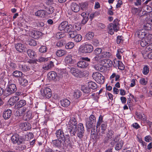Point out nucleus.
<instances>
[{
	"mask_svg": "<svg viewBox=\"0 0 152 152\" xmlns=\"http://www.w3.org/2000/svg\"><path fill=\"white\" fill-rule=\"evenodd\" d=\"M119 20L118 19H115L112 23H110L108 26V33L111 35L114 33V32H117L119 29Z\"/></svg>",
	"mask_w": 152,
	"mask_h": 152,
	"instance_id": "nucleus-1",
	"label": "nucleus"
},
{
	"mask_svg": "<svg viewBox=\"0 0 152 152\" xmlns=\"http://www.w3.org/2000/svg\"><path fill=\"white\" fill-rule=\"evenodd\" d=\"M74 27L72 25L69 24L66 21L61 23L58 26V29L60 31H64L65 32L68 33L73 30Z\"/></svg>",
	"mask_w": 152,
	"mask_h": 152,
	"instance_id": "nucleus-2",
	"label": "nucleus"
},
{
	"mask_svg": "<svg viewBox=\"0 0 152 152\" xmlns=\"http://www.w3.org/2000/svg\"><path fill=\"white\" fill-rule=\"evenodd\" d=\"M55 134L57 139L64 141V142L67 139H69L70 138L69 134H66V132H65V134L63 130L61 129L57 130L55 133Z\"/></svg>",
	"mask_w": 152,
	"mask_h": 152,
	"instance_id": "nucleus-3",
	"label": "nucleus"
},
{
	"mask_svg": "<svg viewBox=\"0 0 152 152\" xmlns=\"http://www.w3.org/2000/svg\"><path fill=\"white\" fill-rule=\"evenodd\" d=\"M70 72L72 75L76 77L79 78L86 77V72H82L77 68L72 67L70 69Z\"/></svg>",
	"mask_w": 152,
	"mask_h": 152,
	"instance_id": "nucleus-4",
	"label": "nucleus"
},
{
	"mask_svg": "<svg viewBox=\"0 0 152 152\" xmlns=\"http://www.w3.org/2000/svg\"><path fill=\"white\" fill-rule=\"evenodd\" d=\"M16 90L17 88L15 84H11L9 85L4 91V95L6 96H8L13 93Z\"/></svg>",
	"mask_w": 152,
	"mask_h": 152,
	"instance_id": "nucleus-5",
	"label": "nucleus"
},
{
	"mask_svg": "<svg viewBox=\"0 0 152 152\" xmlns=\"http://www.w3.org/2000/svg\"><path fill=\"white\" fill-rule=\"evenodd\" d=\"M93 47L91 45L87 44L81 46L79 48L80 51L84 53H91L93 51Z\"/></svg>",
	"mask_w": 152,
	"mask_h": 152,
	"instance_id": "nucleus-6",
	"label": "nucleus"
},
{
	"mask_svg": "<svg viewBox=\"0 0 152 152\" xmlns=\"http://www.w3.org/2000/svg\"><path fill=\"white\" fill-rule=\"evenodd\" d=\"M96 121L95 117L93 115H91L89 118L86 119V126L87 128L90 129L94 127Z\"/></svg>",
	"mask_w": 152,
	"mask_h": 152,
	"instance_id": "nucleus-7",
	"label": "nucleus"
},
{
	"mask_svg": "<svg viewBox=\"0 0 152 152\" xmlns=\"http://www.w3.org/2000/svg\"><path fill=\"white\" fill-rule=\"evenodd\" d=\"M40 92L42 96L48 99L50 98L52 96L51 91L48 87L42 88L40 90Z\"/></svg>",
	"mask_w": 152,
	"mask_h": 152,
	"instance_id": "nucleus-8",
	"label": "nucleus"
},
{
	"mask_svg": "<svg viewBox=\"0 0 152 152\" xmlns=\"http://www.w3.org/2000/svg\"><path fill=\"white\" fill-rule=\"evenodd\" d=\"M93 78L98 83L103 84L104 81V77L100 73L96 72L93 75Z\"/></svg>",
	"mask_w": 152,
	"mask_h": 152,
	"instance_id": "nucleus-9",
	"label": "nucleus"
},
{
	"mask_svg": "<svg viewBox=\"0 0 152 152\" xmlns=\"http://www.w3.org/2000/svg\"><path fill=\"white\" fill-rule=\"evenodd\" d=\"M113 66L115 67H118V68L121 70H124L125 68L122 62L116 59L114 60Z\"/></svg>",
	"mask_w": 152,
	"mask_h": 152,
	"instance_id": "nucleus-10",
	"label": "nucleus"
},
{
	"mask_svg": "<svg viewBox=\"0 0 152 152\" xmlns=\"http://www.w3.org/2000/svg\"><path fill=\"white\" fill-rule=\"evenodd\" d=\"M15 48L18 52H25L27 50V49L24 45L21 43H18L15 45Z\"/></svg>",
	"mask_w": 152,
	"mask_h": 152,
	"instance_id": "nucleus-11",
	"label": "nucleus"
},
{
	"mask_svg": "<svg viewBox=\"0 0 152 152\" xmlns=\"http://www.w3.org/2000/svg\"><path fill=\"white\" fill-rule=\"evenodd\" d=\"M19 126L22 130L24 131H27L31 128V124L28 123H21Z\"/></svg>",
	"mask_w": 152,
	"mask_h": 152,
	"instance_id": "nucleus-12",
	"label": "nucleus"
},
{
	"mask_svg": "<svg viewBox=\"0 0 152 152\" xmlns=\"http://www.w3.org/2000/svg\"><path fill=\"white\" fill-rule=\"evenodd\" d=\"M42 35V33L39 31L37 30H34L31 31L30 33V35L31 37L35 39H38Z\"/></svg>",
	"mask_w": 152,
	"mask_h": 152,
	"instance_id": "nucleus-13",
	"label": "nucleus"
},
{
	"mask_svg": "<svg viewBox=\"0 0 152 152\" xmlns=\"http://www.w3.org/2000/svg\"><path fill=\"white\" fill-rule=\"evenodd\" d=\"M136 35L140 38H144L147 35V33L143 29H140L136 31Z\"/></svg>",
	"mask_w": 152,
	"mask_h": 152,
	"instance_id": "nucleus-14",
	"label": "nucleus"
},
{
	"mask_svg": "<svg viewBox=\"0 0 152 152\" xmlns=\"http://www.w3.org/2000/svg\"><path fill=\"white\" fill-rule=\"evenodd\" d=\"M62 140L59 139H56L52 140L53 146L56 148H60L62 147Z\"/></svg>",
	"mask_w": 152,
	"mask_h": 152,
	"instance_id": "nucleus-15",
	"label": "nucleus"
},
{
	"mask_svg": "<svg viewBox=\"0 0 152 152\" xmlns=\"http://www.w3.org/2000/svg\"><path fill=\"white\" fill-rule=\"evenodd\" d=\"M102 63L104 66L106 67H110L112 66L113 63L110 59H103L102 60Z\"/></svg>",
	"mask_w": 152,
	"mask_h": 152,
	"instance_id": "nucleus-16",
	"label": "nucleus"
},
{
	"mask_svg": "<svg viewBox=\"0 0 152 152\" xmlns=\"http://www.w3.org/2000/svg\"><path fill=\"white\" fill-rule=\"evenodd\" d=\"M77 127L75 126L72 127L68 128L67 129V132H69L70 133V134L71 136H75L77 132Z\"/></svg>",
	"mask_w": 152,
	"mask_h": 152,
	"instance_id": "nucleus-17",
	"label": "nucleus"
},
{
	"mask_svg": "<svg viewBox=\"0 0 152 152\" xmlns=\"http://www.w3.org/2000/svg\"><path fill=\"white\" fill-rule=\"evenodd\" d=\"M12 115V111L10 109L5 110L3 112V117L4 119H7L9 118Z\"/></svg>",
	"mask_w": 152,
	"mask_h": 152,
	"instance_id": "nucleus-18",
	"label": "nucleus"
},
{
	"mask_svg": "<svg viewBox=\"0 0 152 152\" xmlns=\"http://www.w3.org/2000/svg\"><path fill=\"white\" fill-rule=\"evenodd\" d=\"M88 65V63L85 61H80L77 64V66L80 68H86Z\"/></svg>",
	"mask_w": 152,
	"mask_h": 152,
	"instance_id": "nucleus-19",
	"label": "nucleus"
},
{
	"mask_svg": "<svg viewBox=\"0 0 152 152\" xmlns=\"http://www.w3.org/2000/svg\"><path fill=\"white\" fill-rule=\"evenodd\" d=\"M19 99L18 96H13L11 97L8 101L9 104L11 105H13Z\"/></svg>",
	"mask_w": 152,
	"mask_h": 152,
	"instance_id": "nucleus-20",
	"label": "nucleus"
},
{
	"mask_svg": "<svg viewBox=\"0 0 152 152\" xmlns=\"http://www.w3.org/2000/svg\"><path fill=\"white\" fill-rule=\"evenodd\" d=\"M111 56V53L108 52H102L99 55L100 59L108 58L110 57Z\"/></svg>",
	"mask_w": 152,
	"mask_h": 152,
	"instance_id": "nucleus-21",
	"label": "nucleus"
},
{
	"mask_svg": "<svg viewBox=\"0 0 152 152\" xmlns=\"http://www.w3.org/2000/svg\"><path fill=\"white\" fill-rule=\"evenodd\" d=\"M57 76L56 73L54 72H50L48 74V78L50 80H54Z\"/></svg>",
	"mask_w": 152,
	"mask_h": 152,
	"instance_id": "nucleus-22",
	"label": "nucleus"
},
{
	"mask_svg": "<svg viewBox=\"0 0 152 152\" xmlns=\"http://www.w3.org/2000/svg\"><path fill=\"white\" fill-rule=\"evenodd\" d=\"M33 117L32 112L30 111H28L24 116V119L26 121H28L31 119Z\"/></svg>",
	"mask_w": 152,
	"mask_h": 152,
	"instance_id": "nucleus-23",
	"label": "nucleus"
},
{
	"mask_svg": "<svg viewBox=\"0 0 152 152\" xmlns=\"http://www.w3.org/2000/svg\"><path fill=\"white\" fill-rule=\"evenodd\" d=\"M23 62H20L19 65V67L22 70L23 72H26L29 71L30 70V68L29 66L23 64L22 63Z\"/></svg>",
	"mask_w": 152,
	"mask_h": 152,
	"instance_id": "nucleus-24",
	"label": "nucleus"
},
{
	"mask_svg": "<svg viewBox=\"0 0 152 152\" xmlns=\"http://www.w3.org/2000/svg\"><path fill=\"white\" fill-rule=\"evenodd\" d=\"M71 8L72 11L75 12H77L80 10L79 5L74 3H72L71 5Z\"/></svg>",
	"mask_w": 152,
	"mask_h": 152,
	"instance_id": "nucleus-25",
	"label": "nucleus"
},
{
	"mask_svg": "<svg viewBox=\"0 0 152 152\" xmlns=\"http://www.w3.org/2000/svg\"><path fill=\"white\" fill-rule=\"evenodd\" d=\"M69 125H70V126L77 127V122L75 119L74 117H72L71 118L70 120L69 121V122L68 123Z\"/></svg>",
	"mask_w": 152,
	"mask_h": 152,
	"instance_id": "nucleus-26",
	"label": "nucleus"
},
{
	"mask_svg": "<svg viewBox=\"0 0 152 152\" xmlns=\"http://www.w3.org/2000/svg\"><path fill=\"white\" fill-rule=\"evenodd\" d=\"M35 15L36 16L43 18L46 15V11L43 10H39L35 12Z\"/></svg>",
	"mask_w": 152,
	"mask_h": 152,
	"instance_id": "nucleus-27",
	"label": "nucleus"
},
{
	"mask_svg": "<svg viewBox=\"0 0 152 152\" xmlns=\"http://www.w3.org/2000/svg\"><path fill=\"white\" fill-rule=\"evenodd\" d=\"M107 124L105 123L101 124L100 128H99V132L100 134L101 133L102 134H104L105 133V131L107 129Z\"/></svg>",
	"mask_w": 152,
	"mask_h": 152,
	"instance_id": "nucleus-28",
	"label": "nucleus"
},
{
	"mask_svg": "<svg viewBox=\"0 0 152 152\" xmlns=\"http://www.w3.org/2000/svg\"><path fill=\"white\" fill-rule=\"evenodd\" d=\"M81 90L86 94H88L91 92H93L92 90L90 89L88 86H82Z\"/></svg>",
	"mask_w": 152,
	"mask_h": 152,
	"instance_id": "nucleus-29",
	"label": "nucleus"
},
{
	"mask_svg": "<svg viewBox=\"0 0 152 152\" xmlns=\"http://www.w3.org/2000/svg\"><path fill=\"white\" fill-rule=\"evenodd\" d=\"M19 83L21 85L25 86L27 85L28 83L27 80L24 78L20 77L18 79Z\"/></svg>",
	"mask_w": 152,
	"mask_h": 152,
	"instance_id": "nucleus-30",
	"label": "nucleus"
},
{
	"mask_svg": "<svg viewBox=\"0 0 152 152\" xmlns=\"http://www.w3.org/2000/svg\"><path fill=\"white\" fill-rule=\"evenodd\" d=\"M60 102L61 105L64 107H68L70 104V102L66 99L61 100Z\"/></svg>",
	"mask_w": 152,
	"mask_h": 152,
	"instance_id": "nucleus-31",
	"label": "nucleus"
},
{
	"mask_svg": "<svg viewBox=\"0 0 152 152\" xmlns=\"http://www.w3.org/2000/svg\"><path fill=\"white\" fill-rule=\"evenodd\" d=\"M81 15L83 17V19L82 21V23L83 24H85L88 20V15L86 13L83 12L81 14Z\"/></svg>",
	"mask_w": 152,
	"mask_h": 152,
	"instance_id": "nucleus-32",
	"label": "nucleus"
},
{
	"mask_svg": "<svg viewBox=\"0 0 152 152\" xmlns=\"http://www.w3.org/2000/svg\"><path fill=\"white\" fill-rule=\"evenodd\" d=\"M26 104V101L23 99L21 100L18 102L15 106L17 107V108H21L25 105Z\"/></svg>",
	"mask_w": 152,
	"mask_h": 152,
	"instance_id": "nucleus-33",
	"label": "nucleus"
},
{
	"mask_svg": "<svg viewBox=\"0 0 152 152\" xmlns=\"http://www.w3.org/2000/svg\"><path fill=\"white\" fill-rule=\"evenodd\" d=\"M25 53H27L28 56H29L30 58H35V53L31 49L27 50Z\"/></svg>",
	"mask_w": 152,
	"mask_h": 152,
	"instance_id": "nucleus-34",
	"label": "nucleus"
},
{
	"mask_svg": "<svg viewBox=\"0 0 152 152\" xmlns=\"http://www.w3.org/2000/svg\"><path fill=\"white\" fill-rule=\"evenodd\" d=\"M53 66V63L51 61L45 64V66L43 67V68L45 70H47L52 68Z\"/></svg>",
	"mask_w": 152,
	"mask_h": 152,
	"instance_id": "nucleus-35",
	"label": "nucleus"
},
{
	"mask_svg": "<svg viewBox=\"0 0 152 152\" xmlns=\"http://www.w3.org/2000/svg\"><path fill=\"white\" fill-rule=\"evenodd\" d=\"M124 141L121 140L119 142L117 143L115 147V149L116 151H119L121 149L123 145Z\"/></svg>",
	"mask_w": 152,
	"mask_h": 152,
	"instance_id": "nucleus-36",
	"label": "nucleus"
},
{
	"mask_svg": "<svg viewBox=\"0 0 152 152\" xmlns=\"http://www.w3.org/2000/svg\"><path fill=\"white\" fill-rule=\"evenodd\" d=\"M19 138V135L17 134H15L13 135L11 137V140L12 142L14 144L17 143H18V140Z\"/></svg>",
	"mask_w": 152,
	"mask_h": 152,
	"instance_id": "nucleus-37",
	"label": "nucleus"
},
{
	"mask_svg": "<svg viewBox=\"0 0 152 152\" xmlns=\"http://www.w3.org/2000/svg\"><path fill=\"white\" fill-rule=\"evenodd\" d=\"M88 86L91 90H93L97 88L96 84L94 82H88Z\"/></svg>",
	"mask_w": 152,
	"mask_h": 152,
	"instance_id": "nucleus-38",
	"label": "nucleus"
},
{
	"mask_svg": "<svg viewBox=\"0 0 152 152\" xmlns=\"http://www.w3.org/2000/svg\"><path fill=\"white\" fill-rule=\"evenodd\" d=\"M118 138V137L117 136H115V137H112V138L111 139V141L110 143V144L113 147V146L115 143L118 141L119 140Z\"/></svg>",
	"mask_w": 152,
	"mask_h": 152,
	"instance_id": "nucleus-39",
	"label": "nucleus"
},
{
	"mask_svg": "<svg viewBox=\"0 0 152 152\" xmlns=\"http://www.w3.org/2000/svg\"><path fill=\"white\" fill-rule=\"evenodd\" d=\"M13 75L16 77H21L23 75L22 72L18 70L14 71L12 73Z\"/></svg>",
	"mask_w": 152,
	"mask_h": 152,
	"instance_id": "nucleus-40",
	"label": "nucleus"
},
{
	"mask_svg": "<svg viewBox=\"0 0 152 152\" xmlns=\"http://www.w3.org/2000/svg\"><path fill=\"white\" fill-rule=\"evenodd\" d=\"M143 10L145 12V14L148 13H150L152 11V8L151 6L148 5L144 6L143 7Z\"/></svg>",
	"mask_w": 152,
	"mask_h": 152,
	"instance_id": "nucleus-41",
	"label": "nucleus"
},
{
	"mask_svg": "<svg viewBox=\"0 0 152 152\" xmlns=\"http://www.w3.org/2000/svg\"><path fill=\"white\" fill-rule=\"evenodd\" d=\"M45 9L46 10L45 11H46V15H47L51 14L54 11V8L52 6H50L48 8H47Z\"/></svg>",
	"mask_w": 152,
	"mask_h": 152,
	"instance_id": "nucleus-42",
	"label": "nucleus"
},
{
	"mask_svg": "<svg viewBox=\"0 0 152 152\" xmlns=\"http://www.w3.org/2000/svg\"><path fill=\"white\" fill-rule=\"evenodd\" d=\"M94 34L92 32H89L87 34L85 37V39L86 40L91 39L93 37Z\"/></svg>",
	"mask_w": 152,
	"mask_h": 152,
	"instance_id": "nucleus-43",
	"label": "nucleus"
},
{
	"mask_svg": "<svg viewBox=\"0 0 152 152\" xmlns=\"http://www.w3.org/2000/svg\"><path fill=\"white\" fill-rule=\"evenodd\" d=\"M66 51L61 50H58L56 52V55L58 57L61 56L66 54Z\"/></svg>",
	"mask_w": 152,
	"mask_h": 152,
	"instance_id": "nucleus-44",
	"label": "nucleus"
},
{
	"mask_svg": "<svg viewBox=\"0 0 152 152\" xmlns=\"http://www.w3.org/2000/svg\"><path fill=\"white\" fill-rule=\"evenodd\" d=\"M152 28V25L151 24H150L149 23H144L143 28L145 30H151Z\"/></svg>",
	"mask_w": 152,
	"mask_h": 152,
	"instance_id": "nucleus-45",
	"label": "nucleus"
},
{
	"mask_svg": "<svg viewBox=\"0 0 152 152\" xmlns=\"http://www.w3.org/2000/svg\"><path fill=\"white\" fill-rule=\"evenodd\" d=\"M141 45V46L142 47L145 46L149 44L150 42H148L145 39H142L140 42L139 43Z\"/></svg>",
	"mask_w": 152,
	"mask_h": 152,
	"instance_id": "nucleus-46",
	"label": "nucleus"
},
{
	"mask_svg": "<svg viewBox=\"0 0 152 152\" xmlns=\"http://www.w3.org/2000/svg\"><path fill=\"white\" fill-rule=\"evenodd\" d=\"M65 61L66 64H72L73 63L72 56H71L66 57L65 59Z\"/></svg>",
	"mask_w": 152,
	"mask_h": 152,
	"instance_id": "nucleus-47",
	"label": "nucleus"
},
{
	"mask_svg": "<svg viewBox=\"0 0 152 152\" xmlns=\"http://www.w3.org/2000/svg\"><path fill=\"white\" fill-rule=\"evenodd\" d=\"M94 68L96 69L100 72H103L104 70V67L101 65H96L94 66Z\"/></svg>",
	"mask_w": 152,
	"mask_h": 152,
	"instance_id": "nucleus-48",
	"label": "nucleus"
},
{
	"mask_svg": "<svg viewBox=\"0 0 152 152\" xmlns=\"http://www.w3.org/2000/svg\"><path fill=\"white\" fill-rule=\"evenodd\" d=\"M97 132L95 131L94 129H92L91 130V136L93 139H96L97 138Z\"/></svg>",
	"mask_w": 152,
	"mask_h": 152,
	"instance_id": "nucleus-49",
	"label": "nucleus"
},
{
	"mask_svg": "<svg viewBox=\"0 0 152 152\" xmlns=\"http://www.w3.org/2000/svg\"><path fill=\"white\" fill-rule=\"evenodd\" d=\"M74 45V43L72 42H69L66 45L65 48L66 49H71L72 48Z\"/></svg>",
	"mask_w": 152,
	"mask_h": 152,
	"instance_id": "nucleus-50",
	"label": "nucleus"
},
{
	"mask_svg": "<svg viewBox=\"0 0 152 152\" xmlns=\"http://www.w3.org/2000/svg\"><path fill=\"white\" fill-rule=\"evenodd\" d=\"M149 68L147 65H145L143 68L142 73L145 75H146L149 72Z\"/></svg>",
	"mask_w": 152,
	"mask_h": 152,
	"instance_id": "nucleus-51",
	"label": "nucleus"
},
{
	"mask_svg": "<svg viewBox=\"0 0 152 152\" xmlns=\"http://www.w3.org/2000/svg\"><path fill=\"white\" fill-rule=\"evenodd\" d=\"M82 36L80 34H77L74 38V41L76 42H80L82 39Z\"/></svg>",
	"mask_w": 152,
	"mask_h": 152,
	"instance_id": "nucleus-52",
	"label": "nucleus"
},
{
	"mask_svg": "<svg viewBox=\"0 0 152 152\" xmlns=\"http://www.w3.org/2000/svg\"><path fill=\"white\" fill-rule=\"evenodd\" d=\"M77 131L83 132V133L84 132L85 130L83 124H82L80 123L79 124L78 127H77Z\"/></svg>",
	"mask_w": 152,
	"mask_h": 152,
	"instance_id": "nucleus-53",
	"label": "nucleus"
},
{
	"mask_svg": "<svg viewBox=\"0 0 152 152\" xmlns=\"http://www.w3.org/2000/svg\"><path fill=\"white\" fill-rule=\"evenodd\" d=\"M28 43L29 45L31 46H35L37 45L36 41L33 39H31L29 41H28Z\"/></svg>",
	"mask_w": 152,
	"mask_h": 152,
	"instance_id": "nucleus-54",
	"label": "nucleus"
},
{
	"mask_svg": "<svg viewBox=\"0 0 152 152\" xmlns=\"http://www.w3.org/2000/svg\"><path fill=\"white\" fill-rule=\"evenodd\" d=\"M81 9L83 10H86L87 8L88 4L86 2L82 3L80 4Z\"/></svg>",
	"mask_w": 152,
	"mask_h": 152,
	"instance_id": "nucleus-55",
	"label": "nucleus"
},
{
	"mask_svg": "<svg viewBox=\"0 0 152 152\" xmlns=\"http://www.w3.org/2000/svg\"><path fill=\"white\" fill-rule=\"evenodd\" d=\"M103 116L102 115H100L99 117L98 121L97 122V125L96 126L97 128H98V126H100L101 123L103 122Z\"/></svg>",
	"mask_w": 152,
	"mask_h": 152,
	"instance_id": "nucleus-56",
	"label": "nucleus"
},
{
	"mask_svg": "<svg viewBox=\"0 0 152 152\" xmlns=\"http://www.w3.org/2000/svg\"><path fill=\"white\" fill-rule=\"evenodd\" d=\"M81 95V92L79 90L76 91L74 94V96L76 98H79Z\"/></svg>",
	"mask_w": 152,
	"mask_h": 152,
	"instance_id": "nucleus-57",
	"label": "nucleus"
},
{
	"mask_svg": "<svg viewBox=\"0 0 152 152\" xmlns=\"http://www.w3.org/2000/svg\"><path fill=\"white\" fill-rule=\"evenodd\" d=\"M146 36V37L145 39L147 40V41L150 43L152 42V34L147 33V35Z\"/></svg>",
	"mask_w": 152,
	"mask_h": 152,
	"instance_id": "nucleus-58",
	"label": "nucleus"
},
{
	"mask_svg": "<svg viewBox=\"0 0 152 152\" xmlns=\"http://www.w3.org/2000/svg\"><path fill=\"white\" fill-rule=\"evenodd\" d=\"M25 141V139L23 136H19V138L18 140V145H20L23 143Z\"/></svg>",
	"mask_w": 152,
	"mask_h": 152,
	"instance_id": "nucleus-59",
	"label": "nucleus"
},
{
	"mask_svg": "<svg viewBox=\"0 0 152 152\" xmlns=\"http://www.w3.org/2000/svg\"><path fill=\"white\" fill-rule=\"evenodd\" d=\"M47 48L45 46H42L39 49V51L41 53H45L47 51Z\"/></svg>",
	"mask_w": 152,
	"mask_h": 152,
	"instance_id": "nucleus-60",
	"label": "nucleus"
},
{
	"mask_svg": "<svg viewBox=\"0 0 152 152\" xmlns=\"http://www.w3.org/2000/svg\"><path fill=\"white\" fill-rule=\"evenodd\" d=\"M74 29L72 31H71L68 32L69 33V35L70 37L72 38H74L75 37V36L77 34L76 32L73 31Z\"/></svg>",
	"mask_w": 152,
	"mask_h": 152,
	"instance_id": "nucleus-61",
	"label": "nucleus"
},
{
	"mask_svg": "<svg viewBox=\"0 0 152 152\" xmlns=\"http://www.w3.org/2000/svg\"><path fill=\"white\" fill-rule=\"evenodd\" d=\"M94 51L95 54L97 56H98L101 53L102 50L101 48H97L95 49Z\"/></svg>",
	"mask_w": 152,
	"mask_h": 152,
	"instance_id": "nucleus-62",
	"label": "nucleus"
},
{
	"mask_svg": "<svg viewBox=\"0 0 152 152\" xmlns=\"http://www.w3.org/2000/svg\"><path fill=\"white\" fill-rule=\"evenodd\" d=\"M48 60V58H44V57H41L39 58L37 60V61L40 62H42L44 61H47Z\"/></svg>",
	"mask_w": 152,
	"mask_h": 152,
	"instance_id": "nucleus-63",
	"label": "nucleus"
},
{
	"mask_svg": "<svg viewBox=\"0 0 152 152\" xmlns=\"http://www.w3.org/2000/svg\"><path fill=\"white\" fill-rule=\"evenodd\" d=\"M114 134V132L112 130H110L108 131L106 134V135L107 136H108L110 137V138H112V137H114L113 136Z\"/></svg>",
	"mask_w": 152,
	"mask_h": 152,
	"instance_id": "nucleus-64",
	"label": "nucleus"
}]
</instances>
